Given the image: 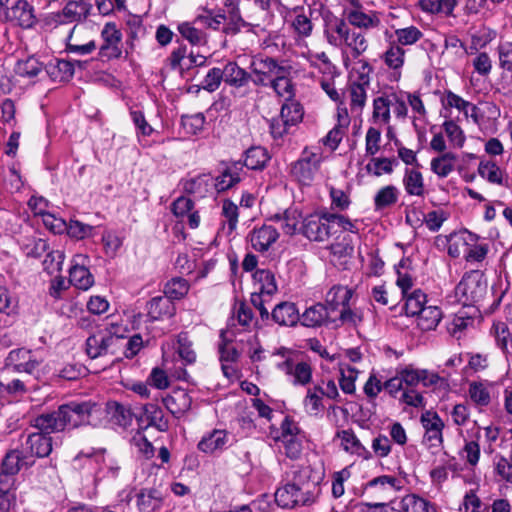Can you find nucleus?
<instances>
[{"instance_id":"1","label":"nucleus","mask_w":512,"mask_h":512,"mask_svg":"<svg viewBox=\"0 0 512 512\" xmlns=\"http://www.w3.org/2000/svg\"><path fill=\"white\" fill-rule=\"evenodd\" d=\"M96 403L73 400L62 404L57 410L43 413L30 420L31 427L50 432H62L90 423Z\"/></svg>"},{"instance_id":"2","label":"nucleus","mask_w":512,"mask_h":512,"mask_svg":"<svg viewBox=\"0 0 512 512\" xmlns=\"http://www.w3.org/2000/svg\"><path fill=\"white\" fill-rule=\"evenodd\" d=\"M310 471L302 470L295 475L291 483L278 488L275 492L276 504L285 509L305 506L313 503L319 493L318 483L309 480Z\"/></svg>"},{"instance_id":"3","label":"nucleus","mask_w":512,"mask_h":512,"mask_svg":"<svg viewBox=\"0 0 512 512\" xmlns=\"http://www.w3.org/2000/svg\"><path fill=\"white\" fill-rule=\"evenodd\" d=\"M455 293L464 306H477L488 293V283L481 270L466 272L455 288Z\"/></svg>"},{"instance_id":"4","label":"nucleus","mask_w":512,"mask_h":512,"mask_svg":"<svg viewBox=\"0 0 512 512\" xmlns=\"http://www.w3.org/2000/svg\"><path fill=\"white\" fill-rule=\"evenodd\" d=\"M42 363L43 358L36 352L22 347L8 353L4 360V367L13 373L34 375Z\"/></svg>"},{"instance_id":"5","label":"nucleus","mask_w":512,"mask_h":512,"mask_svg":"<svg viewBox=\"0 0 512 512\" xmlns=\"http://www.w3.org/2000/svg\"><path fill=\"white\" fill-rule=\"evenodd\" d=\"M28 463L27 456L22 450L13 449L8 451L0 464V494H7L14 484V476L17 475L24 465Z\"/></svg>"},{"instance_id":"6","label":"nucleus","mask_w":512,"mask_h":512,"mask_svg":"<svg viewBox=\"0 0 512 512\" xmlns=\"http://www.w3.org/2000/svg\"><path fill=\"white\" fill-rule=\"evenodd\" d=\"M332 213H315L306 216L302 220V226L299 231L310 241L324 242L333 234L331 231L332 219L329 217Z\"/></svg>"},{"instance_id":"7","label":"nucleus","mask_w":512,"mask_h":512,"mask_svg":"<svg viewBox=\"0 0 512 512\" xmlns=\"http://www.w3.org/2000/svg\"><path fill=\"white\" fill-rule=\"evenodd\" d=\"M420 422L425 430L423 444L429 449L443 445V429L445 424L437 412L427 410L422 413Z\"/></svg>"},{"instance_id":"8","label":"nucleus","mask_w":512,"mask_h":512,"mask_svg":"<svg viewBox=\"0 0 512 512\" xmlns=\"http://www.w3.org/2000/svg\"><path fill=\"white\" fill-rule=\"evenodd\" d=\"M320 158L316 153L305 148L300 158L291 165V175L304 185L312 182L315 173L319 169Z\"/></svg>"},{"instance_id":"9","label":"nucleus","mask_w":512,"mask_h":512,"mask_svg":"<svg viewBox=\"0 0 512 512\" xmlns=\"http://www.w3.org/2000/svg\"><path fill=\"white\" fill-rule=\"evenodd\" d=\"M101 38L103 44L100 46L98 54L107 60L119 58L122 54L120 46L122 42V32L115 22H107L104 25L101 31Z\"/></svg>"},{"instance_id":"10","label":"nucleus","mask_w":512,"mask_h":512,"mask_svg":"<svg viewBox=\"0 0 512 512\" xmlns=\"http://www.w3.org/2000/svg\"><path fill=\"white\" fill-rule=\"evenodd\" d=\"M38 432L28 434L25 443L23 444L24 454L44 458L52 452V437L50 434L53 432L37 429Z\"/></svg>"},{"instance_id":"11","label":"nucleus","mask_w":512,"mask_h":512,"mask_svg":"<svg viewBox=\"0 0 512 512\" xmlns=\"http://www.w3.org/2000/svg\"><path fill=\"white\" fill-rule=\"evenodd\" d=\"M73 265L69 269V283L81 290H88L94 283V276L87 267L88 257L75 255Z\"/></svg>"},{"instance_id":"12","label":"nucleus","mask_w":512,"mask_h":512,"mask_svg":"<svg viewBox=\"0 0 512 512\" xmlns=\"http://www.w3.org/2000/svg\"><path fill=\"white\" fill-rule=\"evenodd\" d=\"M299 323L307 328H320L336 323L323 303H314L300 313Z\"/></svg>"},{"instance_id":"13","label":"nucleus","mask_w":512,"mask_h":512,"mask_svg":"<svg viewBox=\"0 0 512 512\" xmlns=\"http://www.w3.org/2000/svg\"><path fill=\"white\" fill-rule=\"evenodd\" d=\"M223 169L215 178L214 187L217 193H223L235 185H237L240 181V172L243 170L242 161H229V162H221Z\"/></svg>"},{"instance_id":"14","label":"nucleus","mask_w":512,"mask_h":512,"mask_svg":"<svg viewBox=\"0 0 512 512\" xmlns=\"http://www.w3.org/2000/svg\"><path fill=\"white\" fill-rule=\"evenodd\" d=\"M6 17L9 21L24 29L32 28L37 23L34 8L27 0H17L8 9Z\"/></svg>"},{"instance_id":"15","label":"nucleus","mask_w":512,"mask_h":512,"mask_svg":"<svg viewBox=\"0 0 512 512\" xmlns=\"http://www.w3.org/2000/svg\"><path fill=\"white\" fill-rule=\"evenodd\" d=\"M285 61L278 62L272 57L259 58L252 61L251 71L253 74L264 75L270 81L284 73H291L292 67L285 65Z\"/></svg>"},{"instance_id":"16","label":"nucleus","mask_w":512,"mask_h":512,"mask_svg":"<svg viewBox=\"0 0 512 512\" xmlns=\"http://www.w3.org/2000/svg\"><path fill=\"white\" fill-rule=\"evenodd\" d=\"M270 319L279 326L295 327L300 321V312L295 303L283 301L272 309Z\"/></svg>"},{"instance_id":"17","label":"nucleus","mask_w":512,"mask_h":512,"mask_svg":"<svg viewBox=\"0 0 512 512\" xmlns=\"http://www.w3.org/2000/svg\"><path fill=\"white\" fill-rule=\"evenodd\" d=\"M324 21V34L328 43L334 47H340L350 31L347 23L330 12L324 17Z\"/></svg>"},{"instance_id":"18","label":"nucleus","mask_w":512,"mask_h":512,"mask_svg":"<svg viewBox=\"0 0 512 512\" xmlns=\"http://www.w3.org/2000/svg\"><path fill=\"white\" fill-rule=\"evenodd\" d=\"M277 368L285 374L293 376L294 385L304 386L312 380L311 365L305 361L295 363L292 359H286L285 361L278 363Z\"/></svg>"},{"instance_id":"19","label":"nucleus","mask_w":512,"mask_h":512,"mask_svg":"<svg viewBox=\"0 0 512 512\" xmlns=\"http://www.w3.org/2000/svg\"><path fill=\"white\" fill-rule=\"evenodd\" d=\"M163 403L173 416L180 418L190 411L192 398L185 389L178 388L163 398Z\"/></svg>"},{"instance_id":"20","label":"nucleus","mask_w":512,"mask_h":512,"mask_svg":"<svg viewBox=\"0 0 512 512\" xmlns=\"http://www.w3.org/2000/svg\"><path fill=\"white\" fill-rule=\"evenodd\" d=\"M163 493L157 488H142L135 495L139 512H156L163 506Z\"/></svg>"},{"instance_id":"21","label":"nucleus","mask_w":512,"mask_h":512,"mask_svg":"<svg viewBox=\"0 0 512 512\" xmlns=\"http://www.w3.org/2000/svg\"><path fill=\"white\" fill-rule=\"evenodd\" d=\"M92 10V4L85 2V0L69 1L60 13L55 17L59 23L80 22L85 20Z\"/></svg>"},{"instance_id":"22","label":"nucleus","mask_w":512,"mask_h":512,"mask_svg":"<svg viewBox=\"0 0 512 512\" xmlns=\"http://www.w3.org/2000/svg\"><path fill=\"white\" fill-rule=\"evenodd\" d=\"M279 238L276 228L270 225H262L253 229L250 234L251 246L258 252H266Z\"/></svg>"},{"instance_id":"23","label":"nucleus","mask_w":512,"mask_h":512,"mask_svg":"<svg viewBox=\"0 0 512 512\" xmlns=\"http://www.w3.org/2000/svg\"><path fill=\"white\" fill-rule=\"evenodd\" d=\"M147 317L150 321H158L165 317L171 318L175 315L176 308L169 298L166 296L153 297L147 303Z\"/></svg>"},{"instance_id":"24","label":"nucleus","mask_w":512,"mask_h":512,"mask_svg":"<svg viewBox=\"0 0 512 512\" xmlns=\"http://www.w3.org/2000/svg\"><path fill=\"white\" fill-rule=\"evenodd\" d=\"M229 439V433L226 430L214 429L202 437L197 447L204 453L213 454L218 450H223L227 446Z\"/></svg>"},{"instance_id":"25","label":"nucleus","mask_w":512,"mask_h":512,"mask_svg":"<svg viewBox=\"0 0 512 512\" xmlns=\"http://www.w3.org/2000/svg\"><path fill=\"white\" fill-rule=\"evenodd\" d=\"M352 290L344 286H333L326 294L325 303H323L331 316L336 311L344 308L350 303Z\"/></svg>"},{"instance_id":"26","label":"nucleus","mask_w":512,"mask_h":512,"mask_svg":"<svg viewBox=\"0 0 512 512\" xmlns=\"http://www.w3.org/2000/svg\"><path fill=\"white\" fill-rule=\"evenodd\" d=\"M223 81L234 88H242L251 80V74L241 68L236 62L229 61L222 69Z\"/></svg>"},{"instance_id":"27","label":"nucleus","mask_w":512,"mask_h":512,"mask_svg":"<svg viewBox=\"0 0 512 512\" xmlns=\"http://www.w3.org/2000/svg\"><path fill=\"white\" fill-rule=\"evenodd\" d=\"M228 2L226 6H231V9L226 16L227 23L222 28V32L226 35L235 36L242 28L252 27L253 25L243 19L238 4H233L231 0H228Z\"/></svg>"},{"instance_id":"28","label":"nucleus","mask_w":512,"mask_h":512,"mask_svg":"<svg viewBox=\"0 0 512 512\" xmlns=\"http://www.w3.org/2000/svg\"><path fill=\"white\" fill-rule=\"evenodd\" d=\"M47 75L58 82L68 81L74 74V64L71 61L56 59L45 66Z\"/></svg>"},{"instance_id":"29","label":"nucleus","mask_w":512,"mask_h":512,"mask_svg":"<svg viewBox=\"0 0 512 512\" xmlns=\"http://www.w3.org/2000/svg\"><path fill=\"white\" fill-rule=\"evenodd\" d=\"M302 218L301 213L296 208H289L283 213L274 214L271 220L280 223V227L286 235H294L298 231V225Z\"/></svg>"},{"instance_id":"30","label":"nucleus","mask_w":512,"mask_h":512,"mask_svg":"<svg viewBox=\"0 0 512 512\" xmlns=\"http://www.w3.org/2000/svg\"><path fill=\"white\" fill-rule=\"evenodd\" d=\"M403 185L406 193L410 196L422 197L425 193L424 179L422 173L417 169H405Z\"/></svg>"},{"instance_id":"31","label":"nucleus","mask_w":512,"mask_h":512,"mask_svg":"<svg viewBox=\"0 0 512 512\" xmlns=\"http://www.w3.org/2000/svg\"><path fill=\"white\" fill-rule=\"evenodd\" d=\"M194 20L192 22H182L178 24L177 30L179 34L187 40L192 46H205L208 43V35L203 30L195 27Z\"/></svg>"},{"instance_id":"32","label":"nucleus","mask_w":512,"mask_h":512,"mask_svg":"<svg viewBox=\"0 0 512 512\" xmlns=\"http://www.w3.org/2000/svg\"><path fill=\"white\" fill-rule=\"evenodd\" d=\"M337 436L341 439L346 451L354 453L366 460L372 457L371 452L361 444L353 430H342L337 433Z\"/></svg>"},{"instance_id":"33","label":"nucleus","mask_w":512,"mask_h":512,"mask_svg":"<svg viewBox=\"0 0 512 512\" xmlns=\"http://www.w3.org/2000/svg\"><path fill=\"white\" fill-rule=\"evenodd\" d=\"M478 174L483 179L487 180L491 184L503 185V175L504 172L498 166V164L493 160H488L485 158H481L480 163L478 165Z\"/></svg>"},{"instance_id":"34","label":"nucleus","mask_w":512,"mask_h":512,"mask_svg":"<svg viewBox=\"0 0 512 512\" xmlns=\"http://www.w3.org/2000/svg\"><path fill=\"white\" fill-rule=\"evenodd\" d=\"M417 325L422 331L434 330L442 319V311L437 306H426L417 316Z\"/></svg>"},{"instance_id":"35","label":"nucleus","mask_w":512,"mask_h":512,"mask_svg":"<svg viewBox=\"0 0 512 512\" xmlns=\"http://www.w3.org/2000/svg\"><path fill=\"white\" fill-rule=\"evenodd\" d=\"M268 160L269 156L266 149L260 146H254L245 152V159L242 162V165L250 170H262L266 166Z\"/></svg>"},{"instance_id":"36","label":"nucleus","mask_w":512,"mask_h":512,"mask_svg":"<svg viewBox=\"0 0 512 512\" xmlns=\"http://www.w3.org/2000/svg\"><path fill=\"white\" fill-rule=\"evenodd\" d=\"M457 157L452 152H445L431 160V170L440 178L447 177L453 170Z\"/></svg>"},{"instance_id":"37","label":"nucleus","mask_w":512,"mask_h":512,"mask_svg":"<svg viewBox=\"0 0 512 512\" xmlns=\"http://www.w3.org/2000/svg\"><path fill=\"white\" fill-rule=\"evenodd\" d=\"M253 278L258 287V293L266 294L271 297L277 291L275 276L268 269H258L255 271Z\"/></svg>"},{"instance_id":"38","label":"nucleus","mask_w":512,"mask_h":512,"mask_svg":"<svg viewBox=\"0 0 512 512\" xmlns=\"http://www.w3.org/2000/svg\"><path fill=\"white\" fill-rule=\"evenodd\" d=\"M430 502L416 495L407 494L397 503L400 512H429Z\"/></svg>"},{"instance_id":"39","label":"nucleus","mask_w":512,"mask_h":512,"mask_svg":"<svg viewBox=\"0 0 512 512\" xmlns=\"http://www.w3.org/2000/svg\"><path fill=\"white\" fill-rule=\"evenodd\" d=\"M176 351L184 365H191L196 362L197 355L187 332H181L177 336Z\"/></svg>"},{"instance_id":"40","label":"nucleus","mask_w":512,"mask_h":512,"mask_svg":"<svg viewBox=\"0 0 512 512\" xmlns=\"http://www.w3.org/2000/svg\"><path fill=\"white\" fill-rule=\"evenodd\" d=\"M405 298V313L407 316H418L426 307L427 296L420 289L414 290L410 294L403 295Z\"/></svg>"},{"instance_id":"41","label":"nucleus","mask_w":512,"mask_h":512,"mask_svg":"<svg viewBox=\"0 0 512 512\" xmlns=\"http://www.w3.org/2000/svg\"><path fill=\"white\" fill-rule=\"evenodd\" d=\"M106 416L109 421L120 427H126L130 422V411L115 401L106 404Z\"/></svg>"},{"instance_id":"42","label":"nucleus","mask_w":512,"mask_h":512,"mask_svg":"<svg viewBox=\"0 0 512 512\" xmlns=\"http://www.w3.org/2000/svg\"><path fill=\"white\" fill-rule=\"evenodd\" d=\"M399 191L393 185L382 187L374 196L375 210H381L394 205L398 201Z\"/></svg>"},{"instance_id":"43","label":"nucleus","mask_w":512,"mask_h":512,"mask_svg":"<svg viewBox=\"0 0 512 512\" xmlns=\"http://www.w3.org/2000/svg\"><path fill=\"white\" fill-rule=\"evenodd\" d=\"M290 75L291 73L281 74L271 79L269 83L275 93L280 97H284L285 100H290L294 96V86Z\"/></svg>"},{"instance_id":"44","label":"nucleus","mask_w":512,"mask_h":512,"mask_svg":"<svg viewBox=\"0 0 512 512\" xmlns=\"http://www.w3.org/2000/svg\"><path fill=\"white\" fill-rule=\"evenodd\" d=\"M201 10L202 12L194 18V23L201 24L205 28L217 31L220 29L223 21L226 20L224 13L214 14L213 10L208 8H201Z\"/></svg>"},{"instance_id":"45","label":"nucleus","mask_w":512,"mask_h":512,"mask_svg":"<svg viewBox=\"0 0 512 512\" xmlns=\"http://www.w3.org/2000/svg\"><path fill=\"white\" fill-rule=\"evenodd\" d=\"M280 115L283 119H286L292 126L297 125L302 121L304 111L302 105L295 101L293 98L286 100L281 107Z\"/></svg>"},{"instance_id":"46","label":"nucleus","mask_w":512,"mask_h":512,"mask_svg":"<svg viewBox=\"0 0 512 512\" xmlns=\"http://www.w3.org/2000/svg\"><path fill=\"white\" fill-rule=\"evenodd\" d=\"M343 43L351 48L354 59L359 58L368 48V41L361 32L349 31Z\"/></svg>"},{"instance_id":"47","label":"nucleus","mask_w":512,"mask_h":512,"mask_svg":"<svg viewBox=\"0 0 512 512\" xmlns=\"http://www.w3.org/2000/svg\"><path fill=\"white\" fill-rule=\"evenodd\" d=\"M189 291V283L186 279L177 277L168 281L164 287L165 296L172 300L183 298Z\"/></svg>"},{"instance_id":"48","label":"nucleus","mask_w":512,"mask_h":512,"mask_svg":"<svg viewBox=\"0 0 512 512\" xmlns=\"http://www.w3.org/2000/svg\"><path fill=\"white\" fill-rule=\"evenodd\" d=\"M145 415L147 417L148 426H153L161 432L168 430V420L165 419L163 411L160 407L153 404L146 405Z\"/></svg>"},{"instance_id":"49","label":"nucleus","mask_w":512,"mask_h":512,"mask_svg":"<svg viewBox=\"0 0 512 512\" xmlns=\"http://www.w3.org/2000/svg\"><path fill=\"white\" fill-rule=\"evenodd\" d=\"M405 51L394 42H390L388 50L383 55L385 64L393 69L399 70L404 65Z\"/></svg>"},{"instance_id":"50","label":"nucleus","mask_w":512,"mask_h":512,"mask_svg":"<svg viewBox=\"0 0 512 512\" xmlns=\"http://www.w3.org/2000/svg\"><path fill=\"white\" fill-rule=\"evenodd\" d=\"M497 346L506 354L512 355V337L505 323L499 322L493 325Z\"/></svg>"},{"instance_id":"51","label":"nucleus","mask_w":512,"mask_h":512,"mask_svg":"<svg viewBox=\"0 0 512 512\" xmlns=\"http://www.w3.org/2000/svg\"><path fill=\"white\" fill-rule=\"evenodd\" d=\"M395 36L396 41L393 42L402 47L415 44L423 37V33L417 27L409 26L396 29Z\"/></svg>"},{"instance_id":"52","label":"nucleus","mask_w":512,"mask_h":512,"mask_svg":"<svg viewBox=\"0 0 512 512\" xmlns=\"http://www.w3.org/2000/svg\"><path fill=\"white\" fill-rule=\"evenodd\" d=\"M42 71V64L34 57L17 62L15 72L21 77H35Z\"/></svg>"},{"instance_id":"53","label":"nucleus","mask_w":512,"mask_h":512,"mask_svg":"<svg viewBox=\"0 0 512 512\" xmlns=\"http://www.w3.org/2000/svg\"><path fill=\"white\" fill-rule=\"evenodd\" d=\"M205 116L203 113H196L193 115H182L181 126L185 129L186 133L191 135L199 134L205 124Z\"/></svg>"},{"instance_id":"54","label":"nucleus","mask_w":512,"mask_h":512,"mask_svg":"<svg viewBox=\"0 0 512 512\" xmlns=\"http://www.w3.org/2000/svg\"><path fill=\"white\" fill-rule=\"evenodd\" d=\"M369 86L351 82L349 85V94L351 108L361 111L366 104L367 89Z\"/></svg>"},{"instance_id":"55","label":"nucleus","mask_w":512,"mask_h":512,"mask_svg":"<svg viewBox=\"0 0 512 512\" xmlns=\"http://www.w3.org/2000/svg\"><path fill=\"white\" fill-rule=\"evenodd\" d=\"M101 455V466L99 468L100 471L107 470V476L111 478H115L119 471L120 466L118 461L113 453L108 452L106 449L98 450V457Z\"/></svg>"},{"instance_id":"56","label":"nucleus","mask_w":512,"mask_h":512,"mask_svg":"<svg viewBox=\"0 0 512 512\" xmlns=\"http://www.w3.org/2000/svg\"><path fill=\"white\" fill-rule=\"evenodd\" d=\"M222 81V69L218 67H213L207 72L206 76L204 77L201 83V87H197V91H199L200 89H204L205 91L212 93L220 87Z\"/></svg>"},{"instance_id":"57","label":"nucleus","mask_w":512,"mask_h":512,"mask_svg":"<svg viewBox=\"0 0 512 512\" xmlns=\"http://www.w3.org/2000/svg\"><path fill=\"white\" fill-rule=\"evenodd\" d=\"M65 259V254L62 250H52L48 252L43 261L44 270L53 274L62 270V265Z\"/></svg>"},{"instance_id":"58","label":"nucleus","mask_w":512,"mask_h":512,"mask_svg":"<svg viewBox=\"0 0 512 512\" xmlns=\"http://www.w3.org/2000/svg\"><path fill=\"white\" fill-rule=\"evenodd\" d=\"M468 392L471 400L476 405L487 406L490 403V393L482 383H470Z\"/></svg>"},{"instance_id":"59","label":"nucleus","mask_w":512,"mask_h":512,"mask_svg":"<svg viewBox=\"0 0 512 512\" xmlns=\"http://www.w3.org/2000/svg\"><path fill=\"white\" fill-rule=\"evenodd\" d=\"M102 243L106 256L114 258L122 245V240L115 232L106 231L102 235Z\"/></svg>"},{"instance_id":"60","label":"nucleus","mask_w":512,"mask_h":512,"mask_svg":"<svg viewBox=\"0 0 512 512\" xmlns=\"http://www.w3.org/2000/svg\"><path fill=\"white\" fill-rule=\"evenodd\" d=\"M400 379L405 385V389H415L420 383V369H415L412 365H408L405 368L397 369Z\"/></svg>"},{"instance_id":"61","label":"nucleus","mask_w":512,"mask_h":512,"mask_svg":"<svg viewBox=\"0 0 512 512\" xmlns=\"http://www.w3.org/2000/svg\"><path fill=\"white\" fill-rule=\"evenodd\" d=\"M373 119H381L387 124L390 121V101L386 97H377L373 101Z\"/></svg>"},{"instance_id":"62","label":"nucleus","mask_w":512,"mask_h":512,"mask_svg":"<svg viewBox=\"0 0 512 512\" xmlns=\"http://www.w3.org/2000/svg\"><path fill=\"white\" fill-rule=\"evenodd\" d=\"M295 33L300 37H309L312 34L313 24L308 16L303 13L297 14L292 21Z\"/></svg>"},{"instance_id":"63","label":"nucleus","mask_w":512,"mask_h":512,"mask_svg":"<svg viewBox=\"0 0 512 512\" xmlns=\"http://www.w3.org/2000/svg\"><path fill=\"white\" fill-rule=\"evenodd\" d=\"M399 402L414 408H424L426 405L423 395L413 388L403 390Z\"/></svg>"},{"instance_id":"64","label":"nucleus","mask_w":512,"mask_h":512,"mask_svg":"<svg viewBox=\"0 0 512 512\" xmlns=\"http://www.w3.org/2000/svg\"><path fill=\"white\" fill-rule=\"evenodd\" d=\"M494 470L502 480L512 484V464L507 458L497 455L494 458Z\"/></svg>"}]
</instances>
